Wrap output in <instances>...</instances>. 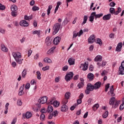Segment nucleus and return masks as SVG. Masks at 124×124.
Returning <instances> with one entry per match:
<instances>
[{
    "label": "nucleus",
    "mask_w": 124,
    "mask_h": 124,
    "mask_svg": "<svg viewBox=\"0 0 124 124\" xmlns=\"http://www.w3.org/2000/svg\"><path fill=\"white\" fill-rule=\"evenodd\" d=\"M1 50L3 51V52H8V48L4 46L3 44L1 45Z\"/></svg>",
    "instance_id": "obj_28"
},
{
    "label": "nucleus",
    "mask_w": 124,
    "mask_h": 124,
    "mask_svg": "<svg viewBox=\"0 0 124 124\" xmlns=\"http://www.w3.org/2000/svg\"><path fill=\"white\" fill-rule=\"evenodd\" d=\"M91 93V91L88 89H86L85 90V93L86 94H90V93Z\"/></svg>",
    "instance_id": "obj_64"
},
{
    "label": "nucleus",
    "mask_w": 124,
    "mask_h": 124,
    "mask_svg": "<svg viewBox=\"0 0 124 124\" xmlns=\"http://www.w3.org/2000/svg\"><path fill=\"white\" fill-rule=\"evenodd\" d=\"M27 76V70L24 69L21 73V77L22 78H26V76Z\"/></svg>",
    "instance_id": "obj_30"
},
{
    "label": "nucleus",
    "mask_w": 124,
    "mask_h": 124,
    "mask_svg": "<svg viewBox=\"0 0 124 124\" xmlns=\"http://www.w3.org/2000/svg\"><path fill=\"white\" fill-rule=\"evenodd\" d=\"M45 41L47 46H50V45H51V43H52V40H51V39L48 37H46Z\"/></svg>",
    "instance_id": "obj_21"
},
{
    "label": "nucleus",
    "mask_w": 124,
    "mask_h": 124,
    "mask_svg": "<svg viewBox=\"0 0 124 124\" xmlns=\"http://www.w3.org/2000/svg\"><path fill=\"white\" fill-rule=\"evenodd\" d=\"M0 32H1V33H2L3 34H4V33H5V30L0 28Z\"/></svg>",
    "instance_id": "obj_54"
},
{
    "label": "nucleus",
    "mask_w": 124,
    "mask_h": 124,
    "mask_svg": "<svg viewBox=\"0 0 124 124\" xmlns=\"http://www.w3.org/2000/svg\"><path fill=\"white\" fill-rule=\"evenodd\" d=\"M106 64H107V62H106V61H102V67H103L104 66H105V65H106Z\"/></svg>",
    "instance_id": "obj_58"
},
{
    "label": "nucleus",
    "mask_w": 124,
    "mask_h": 124,
    "mask_svg": "<svg viewBox=\"0 0 124 124\" xmlns=\"http://www.w3.org/2000/svg\"><path fill=\"white\" fill-rule=\"evenodd\" d=\"M12 55L15 59V60H16V59H21L22 58V56L21 55V53L17 52H13L12 53Z\"/></svg>",
    "instance_id": "obj_6"
},
{
    "label": "nucleus",
    "mask_w": 124,
    "mask_h": 124,
    "mask_svg": "<svg viewBox=\"0 0 124 124\" xmlns=\"http://www.w3.org/2000/svg\"><path fill=\"white\" fill-rule=\"evenodd\" d=\"M122 47H123V43H119L116 47L117 52H121L122 51Z\"/></svg>",
    "instance_id": "obj_11"
},
{
    "label": "nucleus",
    "mask_w": 124,
    "mask_h": 124,
    "mask_svg": "<svg viewBox=\"0 0 124 124\" xmlns=\"http://www.w3.org/2000/svg\"><path fill=\"white\" fill-rule=\"evenodd\" d=\"M44 62H48V63H51V62H52V61L51 60V59L47 57L44 59Z\"/></svg>",
    "instance_id": "obj_34"
},
{
    "label": "nucleus",
    "mask_w": 124,
    "mask_h": 124,
    "mask_svg": "<svg viewBox=\"0 0 124 124\" xmlns=\"http://www.w3.org/2000/svg\"><path fill=\"white\" fill-rule=\"evenodd\" d=\"M78 89H81V88H83V87H84V82H79L78 85Z\"/></svg>",
    "instance_id": "obj_37"
},
{
    "label": "nucleus",
    "mask_w": 124,
    "mask_h": 124,
    "mask_svg": "<svg viewBox=\"0 0 124 124\" xmlns=\"http://www.w3.org/2000/svg\"><path fill=\"white\" fill-rule=\"evenodd\" d=\"M67 102H68V99H66V98H65V99H64L62 101V103L63 104V105H65V104H66L67 103Z\"/></svg>",
    "instance_id": "obj_40"
},
{
    "label": "nucleus",
    "mask_w": 124,
    "mask_h": 124,
    "mask_svg": "<svg viewBox=\"0 0 124 124\" xmlns=\"http://www.w3.org/2000/svg\"><path fill=\"white\" fill-rule=\"evenodd\" d=\"M32 34H37V35H40V30H36L32 32Z\"/></svg>",
    "instance_id": "obj_36"
},
{
    "label": "nucleus",
    "mask_w": 124,
    "mask_h": 124,
    "mask_svg": "<svg viewBox=\"0 0 124 124\" xmlns=\"http://www.w3.org/2000/svg\"><path fill=\"white\" fill-rule=\"evenodd\" d=\"M17 105H19V106H22V105L23 104V103L22 102V101L21 99H18L17 102Z\"/></svg>",
    "instance_id": "obj_47"
},
{
    "label": "nucleus",
    "mask_w": 124,
    "mask_h": 124,
    "mask_svg": "<svg viewBox=\"0 0 124 124\" xmlns=\"http://www.w3.org/2000/svg\"><path fill=\"white\" fill-rule=\"evenodd\" d=\"M52 8H53V6L51 5H49L48 6V8L47 10V15L49 16L50 15V11H51V9H52Z\"/></svg>",
    "instance_id": "obj_33"
},
{
    "label": "nucleus",
    "mask_w": 124,
    "mask_h": 124,
    "mask_svg": "<svg viewBox=\"0 0 124 124\" xmlns=\"http://www.w3.org/2000/svg\"><path fill=\"white\" fill-rule=\"evenodd\" d=\"M110 19H111V14H108L107 15H105L103 17V20H104V21H106L107 20H110Z\"/></svg>",
    "instance_id": "obj_19"
},
{
    "label": "nucleus",
    "mask_w": 124,
    "mask_h": 124,
    "mask_svg": "<svg viewBox=\"0 0 124 124\" xmlns=\"http://www.w3.org/2000/svg\"><path fill=\"white\" fill-rule=\"evenodd\" d=\"M95 42V36L94 34L91 35L88 39V43L92 44Z\"/></svg>",
    "instance_id": "obj_7"
},
{
    "label": "nucleus",
    "mask_w": 124,
    "mask_h": 124,
    "mask_svg": "<svg viewBox=\"0 0 124 124\" xmlns=\"http://www.w3.org/2000/svg\"><path fill=\"white\" fill-rule=\"evenodd\" d=\"M93 13H95L94 17L95 20H96L97 18H101V17L103 16V14L102 13L96 14V12H93Z\"/></svg>",
    "instance_id": "obj_23"
},
{
    "label": "nucleus",
    "mask_w": 124,
    "mask_h": 124,
    "mask_svg": "<svg viewBox=\"0 0 124 124\" xmlns=\"http://www.w3.org/2000/svg\"><path fill=\"white\" fill-rule=\"evenodd\" d=\"M19 25L21 27H28L29 26V23L26 20H22L19 22Z\"/></svg>",
    "instance_id": "obj_12"
},
{
    "label": "nucleus",
    "mask_w": 124,
    "mask_h": 124,
    "mask_svg": "<svg viewBox=\"0 0 124 124\" xmlns=\"http://www.w3.org/2000/svg\"><path fill=\"white\" fill-rule=\"evenodd\" d=\"M93 68H94L93 65H91L89 66V70H90V71H93Z\"/></svg>",
    "instance_id": "obj_62"
},
{
    "label": "nucleus",
    "mask_w": 124,
    "mask_h": 124,
    "mask_svg": "<svg viewBox=\"0 0 124 124\" xmlns=\"http://www.w3.org/2000/svg\"><path fill=\"white\" fill-rule=\"evenodd\" d=\"M87 20H88V16H84L83 17V21L81 24L82 26H83V25H85V24L87 23Z\"/></svg>",
    "instance_id": "obj_31"
},
{
    "label": "nucleus",
    "mask_w": 124,
    "mask_h": 124,
    "mask_svg": "<svg viewBox=\"0 0 124 124\" xmlns=\"http://www.w3.org/2000/svg\"><path fill=\"white\" fill-rule=\"evenodd\" d=\"M24 117L26 118V119H30V118H31V113L27 112L25 115H24Z\"/></svg>",
    "instance_id": "obj_27"
},
{
    "label": "nucleus",
    "mask_w": 124,
    "mask_h": 124,
    "mask_svg": "<svg viewBox=\"0 0 124 124\" xmlns=\"http://www.w3.org/2000/svg\"><path fill=\"white\" fill-rule=\"evenodd\" d=\"M96 43L97 44H99L100 46L102 45V41H101V39L97 38L96 39Z\"/></svg>",
    "instance_id": "obj_38"
},
{
    "label": "nucleus",
    "mask_w": 124,
    "mask_h": 124,
    "mask_svg": "<svg viewBox=\"0 0 124 124\" xmlns=\"http://www.w3.org/2000/svg\"><path fill=\"white\" fill-rule=\"evenodd\" d=\"M47 99H48L47 96L42 97L38 100V102L39 103H41V104H44L47 102Z\"/></svg>",
    "instance_id": "obj_5"
},
{
    "label": "nucleus",
    "mask_w": 124,
    "mask_h": 124,
    "mask_svg": "<svg viewBox=\"0 0 124 124\" xmlns=\"http://www.w3.org/2000/svg\"><path fill=\"white\" fill-rule=\"evenodd\" d=\"M114 91H115L114 89V85H112L110 86L109 90V93H110L111 96H115V93H114Z\"/></svg>",
    "instance_id": "obj_25"
},
{
    "label": "nucleus",
    "mask_w": 124,
    "mask_h": 124,
    "mask_svg": "<svg viewBox=\"0 0 124 124\" xmlns=\"http://www.w3.org/2000/svg\"><path fill=\"white\" fill-rule=\"evenodd\" d=\"M49 68H50L49 66H46V67H43L42 70H44V71H46V70H48Z\"/></svg>",
    "instance_id": "obj_53"
},
{
    "label": "nucleus",
    "mask_w": 124,
    "mask_h": 124,
    "mask_svg": "<svg viewBox=\"0 0 124 124\" xmlns=\"http://www.w3.org/2000/svg\"><path fill=\"white\" fill-rule=\"evenodd\" d=\"M92 102H93V99L89 98L88 100V105H91V104H92Z\"/></svg>",
    "instance_id": "obj_57"
},
{
    "label": "nucleus",
    "mask_w": 124,
    "mask_h": 124,
    "mask_svg": "<svg viewBox=\"0 0 124 124\" xmlns=\"http://www.w3.org/2000/svg\"><path fill=\"white\" fill-rule=\"evenodd\" d=\"M109 12L111 14H114V13H115V8H110L109 9Z\"/></svg>",
    "instance_id": "obj_48"
},
{
    "label": "nucleus",
    "mask_w": 124,
    "mask_h": 124,
    "mask_svg": "<svg viewBox=\"0 0 124 124\" xmlns=\"http://www.w3.org/2000/svg\"><path fill=\"white\" fill-rule=\"evenodd\" d=\"M102 56L98 55L94 59V62H102Z\"/></svg>",
    "instance_id": "obj_16"
},
{
    "label": "nucleus",
    "mask_w": 124,
    "mask_h": 124,
    "mask_svg": "<svg viewBox=\"0 0 124 124\" xmlns=\"http://www.w3.org/2000/svg\"><path fill=\"white\" fill-rule=\"evenodd\" d=\"M110 88V84L108 83L105 86V92H108V89Z\"/></svg>",
    "instance_id": "obj_46"
},
{
    "label": "nucleus",
    "mask_w": 124,
    "mask_h": 124,
    "mask_svg": "<svg viewBox=\"0 0 124 124\" xmlns=\"http://www.w3.org/2000/svg\"><path fill=\"white\" fill-rule=\"evenodd\" d=\"M80 67L82 68V70L84 71H86L87 69H88V63H87L86 62H84V63H82L81 64Z\"/></svg>",
    "instance_id": "obj_13"
},
{
    "label": "nucleus",
    "mask_w": 124,
    "mask_h": 124,
    "mask_svg": "<svg viewBox=\"0 0 124 124\" xmlns=\"http://www.w3.org/2000/svg\"><path fill=\"white\" fill-rule=\"evenodd\" d=\"M25 84H23V86H21L19 89V92L18 93V95H23L24 94V86Z\"/></svg>",
    "instance_id": "obj_17"
},
{
    "label": "nucleus",
    "mask_w": 124,
    "mask_h": 124,
    "mask_svg": "<svg viewBox=\"0 0 124 124\" xmlns=\"http://www.w3.org/2000/svg\"><path fill=\"white\" fill-rule=\"evenodd\" d=\"M46 103L48 104V105H53L54 107H59L60 106V102H58V101H54V99L48 101Z\"/></svg>",
    "instance_id": "obj_3"
},
{
    "label": "nucleus",
    "mask_w": 124,
    "mask_h": 124,
    "mask_svg": "<svg viewBox=\"0 0 124 124\" xmlns=\"http://www.w3.org/2000/svg\"><path fill=\"white\" fill-rule=\"evenodd\" d=\"M37 78L38 80H41V73L39 71L36 72Z\"/></svg>",
    "instance_id": "obj_32"
},
{
    "label": "nucleus",
    "mask_w": 124,
    "mask_h": 124,
    "mask_svg": "<svg viewBox=\"0 0 124 124\" xmlns=\"http://www.w3.org/2000/svg\"><path fill=\"white\" fill-rule=\"evenodd\" d=\"M109 112H108V111H106L104 114H103V118L104 119H106L107 117H108V114Z\"/></svg>",
    "instance_id": "obj_42"
},
{
    "label": "nucleus",
    "mask_w": 124,
    "mask_h": 124,
    "mask_svg": "<svg viewBox=\"0 0 124 124\" xmlns=\"http://www.w3.org/2000/svg\"><path fill=\"white\" fill-rule=\"evenodd\" d=\"M30 88H31V84L30 83H27L26 86H25V88L27 90H29V89H30Z\"/></svg>",
    "instance_id": "obj_56"
},
{
    "label": "nucleus",
    "mask_w": 124,
    "mask_h": 124,
    "mask_svg": "<svg viewBox=\"0 0 124 124\" xmlns=\"http://www.w3.org/2000/svg\"><path fill=\"white\" fill-rule=\"evenodd\" d=\"M69 65H74L75 64V58L73 57L70 58L68 60Z\"/></svg>",
    "instance_id": "obj_8"
},
{
    "label": "nucleus",
    "mask_w": 124,
    "mask_h": 124,
    "mask_svg": "<svg viewBox=\"0 0 124 124\" xmlns=\"http://www.w3.org/2000/svg\"><path fill=\"white\" fill-rule=\"evenodd\" d=\"M97 65L98 68H100V67H101V66L102 67V63L97 62Z\"/></svg>",
    "instance_id": "obj_60"
},
{
    "label": "nucleus",
    "mask_w": 124,
    "mask_h": 124,
    "mask_svg": "<svg viewBox=\"0 0 124 124\" xmlns=\"http://www.w3.org/2000/svg\"><path fill=\"white\" fill-rule=\"evenodd\" d=\"M16 62H17V63H18L19 64H22V60L19 59H15Z\"/></svg>",
    "instance_id": "obj_41"
},
{
    "label": "nucleus",
    "mask_w": 124,
    "mask_h": 124,
    "mask_svg": "<svg viewBox=\"0 0 124 124\" xmlns=\"http://www.w3.org/2000/svg\"><path fill=\"white\" fill-rule=\"evenodd\" d=\"M56 49V46H53L52 48H51L47 52V55H51V54H53L54 53V50Z\"/></svg>",
    "instance_id": "obj_26"
},
{
    "label": "nucleus",
    "mask_w": 124,
    "mask_h": 124,
    "mask_svg": "<svg viewBox=\"0 0 124 124\" xmlns=\"http://www.w3.org/2000/svg\"><path fill=\"white\" fill-rule=\"evenodd\" d=\"M69 96H70V92H67L65 94V98L68 99L69 98Z\"/></svg>",
    "instance_id": "obj_39"
},
{
    "label": "nucleus",
    "mask_w": 124,
    "mask_h": 124,
    "mask_svg": "<svg viewBox=\"0 0 124 124\" xmlns=\"http://www.w3.org/2000/svg\"><path fill=\"white\" fill-rule=\"evenodd\" d=\"M12 65L13 67H16V66L17 65V63L15 62H13L12 63Z\"/></svg>",
    "instance_id": "obj_63"
},
{
    "label": "nucleus",
    "mask_w": 124,
    "mask_h": 124,
    "mask_svg": "<svg viewBox=\"0 0 124 124\" xmlns=\"http://www.w3.org/2000/svg\"><path fill=\"white\" fill-rule=\"evenodd\" d=\"M87 78L89 79L90 81H93V78H94V75L93 73H89L88 74Z\"/></svg>",
    "instance_id": "obj_22"
},
{
    "label": "nucleus",
    "mask_w": 124,
    "mask_h": 124,
    "mask_svg": "<svg viewBox=\"0 0 124 124\" xmlns=\"http://www.w3.org/2000/svg\"><path fill=\"white\" fill-rule=\"evenodd\" d=\"M119 73H120V74H121V75H124V66H122V65H121V66L119 67Z\"/></svg>",
    "instance_id": "obj_20"
},
{
    "label": "nucleus",
    "mask_w": 124,
    "mask_h": 124,
    "mask_svg": "<svg viewBox=\"0 0 124 124\" xmlns=\"http://www.w3.org/2000/svg\"><path fill=\"white\" fill-rule=\"evenodd\" d=\"M94 15H95V13L93 12L89 16V21L91 23H93V20H94Z\"/></svg>",
    "instance_id": "obj_15"
},
{
    "label": "nucleus",
    "mask_w": 124,
    "mask_h": 124,
    "mask_svg": "<svg viewBox=\"0 0 124 124\" xmlns=\"http://www.w3.org/2000/svg\"><path fill=\"white\" fill-rule=\"evenodd\" d=\"M68 69V66L65 65L63 67L62 70L63 71H66Z\"/></svg>",
    "instance_id": "obj_61"
},
{
    "label": "nucleus",
    "mask_w": 124,
    "mask_h": 124,
    "mask_svg": "<svg viewBox=\"0 0 124 124\" xmlns=\"http://www.w3.org/2000/svg\"><path fill=\"white\" fill-rule=\"evenodd\" d=\"M61 110L62 112H66V111L68 110V107H67V106H66V105H63L61 107Z\"/></svg>",
    "instance_id": "obj_18"
},
{
    "label": "nucleus",
    "mask_w": 124,
    "mask_h": 124,
    "mask_svg": "<svg viewBox=\"0 0 124 124\" xmlns=\"http://www.w3.org/2000/svg\"><path fill=\"white\" fill-rule=\"evenodd\" d=\"M17 9H18V8L17 7V6L15 5H13L11 7L12 12H17Z\"/></svg>",
    "instance_id": "obj_24"
},
{
    "label": "nucleus",
    "mask_w": 124,
    "mask_h": 124,
    "mask_svg": "<svg viewBox=\"0 0 124 124\" xmlns=\"http://www.w3.org/2000/svg\"><path fill=\"white\" fill-rule=\"evenodd\" d=\"M32 9L33 11H36L37 10H39V7L34 6L32 8Z\"/></svg>",
    "instance_id": "obj_44"
},
{
    "label": "nucleus",
    "mask_w": 124,
    "mask_h": 124,
    "mask_svg": "<svg viewBox=\"0 0 124 124\" xmlns=\"http://www.w3.org/2000/svg\"><path fill=\"white\" fill-rule=\"evenodd\" d=\"M86 89H88V90H89V91L90 92H93V90H94L93 85H92V84H91V83H88L87 84Z\"/></svg>",
    "instance_id": "obj_14"
},
{
    "label": "nucleus",
    "mask_w": 124,
    "mask_h": 124,
    "mask_svg": "<svg viewBox=\"0 0 124 124\" xmlns=\"http://www.w3.org/2000/svg\"><path fill=\"white\" fill-rule=\"evenodd\" d=\"M52 116H53V117H56V116H58V111L55 110L54 112L52 113Z\"/></svg>",
    "instance_id": "obj_59"
},
{
    "label": "nucleus",
    "mask_w": 124,
    "mask_h": 124,
    "mask_svg": "<svg viewBox=\"0 0 124 124\" xmlns=\"http://www.w3.org/2000/svg\"><path fill=\"white\" fill-rule=\"evenodd\" d=\"M28 57H31V55L32 54V50L29 49L28 50Z\"/></svg>",
    "instance_id": "obj_51"
},
{
    "label": "nucleus",
    "mask_w": 124,
    "mask_h": 124,
    "mask_svg": "<svg viewBox=\"0 0 124 124\" xmlns=\"http://www.w3.org/2000/svg\"><path fill=\"white\" fill-rule=\"evenodd\" d=\"M5 9V6L0 3V10H4Z\"/></svg>",
    "instance_id": "obj_49"
},
{
    "label": "nucleus",
    "mask_w": 124,
    "mask_h": 124,
    "mask_svg": "<svg viewBox=\"0 0 124 124\" xmlns=\"http://www.w3.org/2000/svg\"><path fill=\"white\" fill-rule=\"evenodd\" d=\"M99 107V105L98 104H96L93 107V111H96L97 109H98V108Z\"/></svg>",
    "instance_id": "obj_35"
},
{
    "label": "nucleus",
    "mask_w": 124,
    "mask_h": 124,
    "mask_svg": "<svg viewBox=\"0 0 124 124\" xmlns=\"http://www.w3.org/2000/svg\"><path fill=\"white\" fill-rule=\"evenodd\" d=\"M44 119H45V115L43 113H42L40 117V119L41 121H44Z\"/></svg>",
    "instance_id": "obj_43"
},
{
    "label": "nucleus",
    "mask_w": 124,
    "mask_h": 124,
    "mask_svg": "<svg viewBox=\"0 0 124 124\" xmlns=\"http://www.w3.org/2000/svg\"><path fill=\"white\" fill-rule=\"evenodd\" d=\"M61 41V38L60 37H56L53 40V44L55 45H58Z\"/></svg>",
    "instance_id": "obj_10"
},
{
    "label": "nucleus",
    "mask_w": 124,
    "mask_h": 124,
    "mask_svg": "<svg viewBox=\"0 0 124 124\" xmlns=\"http://www.w3.org/2000/svg\"><path fill=\"white\" fill-rule=\"evenodd\" d=\"M61 29V23H55L53 27V34H56V33H58L60 29Z\"/></svg>",
    "instance_id": "obj_2"
},
{
    "label": "nucleus",
    "mask_w": 124,
    "mask_h": 124,
    "mask_svg": "<svg viewBox=\"0 0 124 124\" xmlns=\"http://www.w3.org/2000/svg\"><path fill=\"white\" fill-rule=\"evenodd\" d=\"M101 82L98 81L96 82L93 86L94 87V90H98L99 88L101 87Z\"/></svg>",
    "instance_id": "obj_9"
},
{
    "label": "nucleus",
    "mask_w": 124,
    "mask_h": 124,
    "mask_svg": "<svg viewBox=\"0 0 124 124\" xmlns=\"http://www.w3.org/2000/svg\"><path fill=\"white\" fill-rule=\"evenodd\" d=\"M53 107L50 105H48L46 110L47 112H48V113H51V112H53Z\"/></svg>",
    "instance_id": "obj_29"
},
{
    "label": "nucleus",
    "mask_w": 124,
    "mask_h": 124,
    "mask_svg": "<svg viewBox=\"0 0 124 124\" xmlns=\"http://www.w3.org/2000/svg\"><path fill=\"white\" fill-rule=\"evenodd\" d=\"M73 75H74V74L72 72L67 74L65 76V80L67 82H68V81H70V80H71V79H72V78H73Z\"/></svg>",
    "instance_id": "obj_4"
},
{
    "label": "nucleus",
    "mask_w": 124,
    "mask_h": 124,
    "mask_svg": "<svg viewBox=\"0 0 124 124\" xmlns=\"http://www.w3.org/2000/svg\"><path fill=\"white\" fill-rule=\"evenodd\" d=\"M11 15L13 17H16L17 16V12H12Z\"/></svg>",
    "instance_id": "obj_52"
},
{
    "label": "nucleus",
    "mask_w": 124,
    "mask_h": 124,
    "mask_svg": "<svg viewBox=\"0 0 124 124\" xmlns=\"http://www.w3.org/2000/svg\"><path fill=\"white\" fill-rule=\"evenodd\" d=\"M116 5V3L114 2H111L109 3V6H111V7H114Z\"/></svg>",
    "instance_id": "obj_55"
},
{
    "label": "nucleus",
    "mask_w": 124,
    "mask_h": 124,
    "mask_svg": "<svg viewBox=\"0 0 124 124\" xmlns=\"http://www.w3.org/2000/svg\"><path fill=\"white\" fill-rule=\"evenodd\" d=\"M121 102V101H116L115 97H112L110 99L109 104L110 105H112V108H117L119 107V105Z\"/></svg>",
    "instance_id": "obj_1"
},
{
    "label": "nucleus",
    "mask_w": 124,
    "mask_h": 124,
    "mask_svg": "<svg viewBox=\"0 0 124 124\" xmlns=\"http://www.w3.org/2000/svg\"><path fill=\"white\" fill-rule=\"evenodd\" d=\"M119 108L121 111L123 110L124 109V102L122 105H120Z\"/></svg>",
    "instance_id": "obj_50"
},
{
    "label": "nucleus",
    "mask_w": 124,
    "mask_h": 124,
    "mask_svg": "<svg viewBox=\"0 0 124 124\" xmlns=\"http://www.w3.org/2000/svg\"><path fill=\"white\" fill-rule=\"evenodd\" d=\"M73 40H74L76 37H77V35L76 34V31H74L73 32Z\"/></svg>",
    "instance_id": "obj_45"
}]
</instances>
